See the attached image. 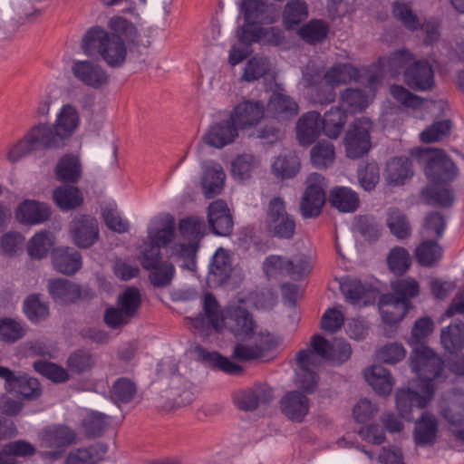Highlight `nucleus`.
<instances>
[{
    "label": "nucleus",
    "instance_id": "20e7f679",
    "mask_svg": "<svg viewBox=\"0 0 464 464\" xmlns=\"http://www.w3.org/2000/svg\"><path fill=\"white\" fill-rule=\"evenodd\" d=\"M240 13L244 15L245 23L237 30V37L245 45L261 42L262 28L260 24H273L276 21L274 9L264 0H241Z\"/></svg>",
    "mask_w": 464,
    "mask_h": 464
},
{
    "label": "nucleus",
    "instance_id": "423d86ee",
    "mask_svg": "<svg viewBox=\"0 0 464 464\" xmlns=\"http://www.w3.org/2000/svg\"><path fill=\"white\" fill-rule=\"evenodd\" d=\"M179 230L187 243H176L169 247V256L180 262L179 266L190 271L196 268V254L198 241L205 230L204 222L196 217L182 218L179 224Z\"/></svg>",
    "mask_w": 464,
    "mask_h": 464
},
{
    "label": "nucleus",
    "instance_id": "7c9ffc66",
    "mask_svg": "<svg viewBox=\"0 0 464 464\" xmlns=\"http://www.w3.org/2000/svg\"><path fill=\"white\" fill-rule=\"evenodd\" d=\"M52 260L54 269L67 276L75 274L82 265L80 253L72 247H58L54 249Z\"/></svg>",
    "mask_w": 464,
    "mask_h": 464
},
{
    "label": "nucleus",
    "instance_id": "bb28decb",
    "mask_svg": "<svg viewBox=\"0 0 464 464\" xmlns=\"http://www.w3.org/2000/svg\"><path fill=\"white\" fill-rule=\"evenodd\" d=\"M296 138L300 144H312L321 134L323 121L317 111H308L303 114L296 122Z\"/></svg>",
    "mask_w": 464,
    "mask_h": 464
},
{
    "label": "nucleus",
    "instance_id": "473e14b6",
    "mask_svg": "<svg viewBox=\"0 0 464 464\" xmlns=\"http://www.w3.org/2000/svg\"><path fill=\"white\" fill-rule=\"evenodd\" d=\"M201 185L207 198L218 195L224 187L226 175L222 167L216 162H206Z\"/></svg>",
    "mask_w": 464,
    "mask_h": 464
},
{
    "label": "nucleus",
    "instance_id": "b1692460",
    "mask_svg": "<svg viewBox=\"0 0 464 464\" xmlns=\"http://www.w3.org/2000/svg\"><path fill=\"white\" fill-rule=\"evenodd\" d=\"M17 221L24 225H38L46 221L51 216L50 207L43 202L26 199L17 207L15 213Z\"/></svg>",
    "mask_w": 464,
    "mask_h": 464
},
{
    "label": "nucleus",
    "instance_id": "f3484780",
    "mask_svg": "<svg viewBox=\"0 0 464 464\" xmlns=\"http://www.w3.org/2000/svg\"><path fill=\"white\" fill-rule=\"evenodd\" d=\"M264 115L263 102L246 100L234 107L230 113V121L237 130H247L257 125Z\"/></svg>",
    "mask_w": 464,
    "mask_h": 464
},
{
    "label": "nucleus",
    "instance_id": "69168bd1",
    "mask_svg": "<svg viewBox=\"0 0 464 464\" xmlns=\"http://www.w3.org/2000/svg\"><path fill=\"white\" fill-rule=\"evenodd\" d=\"M387 262L391 271L396 275L404 274L411 265V258L409 252L401 247L395 246L391 249Z\"/></svg>",
    "mask_w": 464,
    "mask_h": 464
},
{
    "label": "nucleus",
    "instance_id": "4be33fe9",
    "mask_svg": "<svg viewBox=\"0 0 464 464\" xmlns=\"http://www.w3.org/2000/svg\"><path fill=\"white\" fill-rule=\"evenodd\" d=\"M208 221L212 232L218 236H228L233 229V218L224 200H215L208 208Z\"/></svg>",
    "mask_w": 464,
    "mask_h": 464
},
{
    "label": "nucleus",
    "instance_id": "cd10ccee",
    "mask_svg": "<svg viewBox=\"0 0 464 464\" xmlns=\"http://www.w3.org/2000/svg\"><path fill=\"white\" fill-rule=\"evenodd\" d=\"M175 234V226L171 217L159 216L154 218L148 227V242L159 246V247H167L172 241Z\"/></svg>",
    "mask_w": 464,
    "mask_h": 464
},
{
    "label": "nucleus",
    "instance_id": "49530a36",
    "mask_svg": "<svg viewBox=\"0 0 464 464\" xmlns=\"http://www.w3.org/2000/svg\"><path fill=\"white\" fill-rule=\"evenodd\" d=\"M308 17V5L304 0H290L283 11V24L294 29Z\"/></svg>",
    "mask_w": 464,
    "mask_h": 464
},
{
    "label": "nucleus",
    "instance_id": "774afa93",
    "mask_svg": "<svg viewBox=\"0 0 464 464\" xmlns=\"http://www.w3.org/2000/svg\"><path fill=\"white\" fill-rule=\"evenodd\" d=\"M392 13L394 16L402 23V24L411 31L418 30L421 27L419 17L413 14L408 4L396 1L393 5Z\"/></svg>",
    "mask_w": 464,
    "mask_h": 464
},
{
    "label": "nucleus",
    "instance_id": "5701e85b",
    "mask_svg": "<svg viewBox=\"0 0 464 464\" xmlns=\"http://www.w3.org/2000/svg\"><path fill=\"white\" fill-rule=\"evenodd\" d=\"M267 112L279 121H288L299 113L297 102L284 92H275L267 102Z\"/></svg>",
    "mask_w": 464,
    "mask_h": 464
},
{
    "label": "nucleus",
    "instance_id": "9b49d317",
    "mask_svg": "<svg viewBox=\"0 0 464 464\" xmlns=\"http://www.w3.org/2000/svg\"><path fill=\"white\" fill-rule=\"evenodd\" d=\"M140 305V295L137 288L129 287L119 295L117 305L108 308L104 320L111 328L127 324L135 316Z\"/></svg>",
    "mask_w": 464,
    "mask_h": 464
},
{
    "label": "nucleus",
    "instance_id": "6ab92c4d",
    "mask_svg": "<svg viewBox=\"0 0 464 464\" xmlns=\"http://www.w3.org/2000/svg\"><path fill=\"white\" fill-rule=\"evenodd\" d=\"M340 289L347 302L355 306H366L375 300V290L362 281L343 277L339 281Z\"/></svg>",
    "mask_w": 464,
    "mask_h": 464
},
{
    "label": "nucleus",
    "instance_id": "a19ab883",
    "mask_svg": "<svg viewBox=\"0 0 464 464\" xmlns=\"http://www.w3.org/2000/svg\"><path fill=\"white\" fill-rule=\"evenodd\" d=\"M440 343L444 349L450 353L463 349L464 323L459 320H455L447 327L442 328Z\"/></svg>",
    "mask_w": 464,
    "mask_h": 464
},
{
    "label": "nucleus",
    "instance_id": "a18cd8bd",
    "mask_svg": "<svg viewBox=\"0 0 464 464\" xmlns=\"http://www.w3.org/2000/svg\"><path fill=\"white\" fill-rule=\"evenodd\" d=\"M271 168L273 174L277 178L291 179L300 169V160L294 152L280 154L274 160Z\"/></svg>",
    "mask_w": 464,
    "mask_h": 464
},
{
    "label": "nucleus",
    "instance_id": "72a5a7b5",
    "mask_svg": "<svg viewBox=\"0 0 464 464\" xmlns=\"http://www.w3.org/2000/svg\"><path fill=\"white\" fill-rule=\"evenodd\" d=\"M48 292L54 302L63 304L73 303L81 297L80 286L63 278L50 279Z\"/></svg>",
    "mask_w": 464,
    "mask_h": 464
},
{
    "label": "nucleus",
    "instance_id": "e433bc0d",
    "mask_svg": "<svg viewBox=\"0 0 464 464\" xmlns=\"http://www.w3.org/2000/svg\"><path fill=\"white\" fill-rule=\"evenodd\" d=\"M365 380L380 396H387L393 387V379L387 369L382 365H373L364 372Z\"/></svg>",
    "mask_w": 464,
    "mask_h": 464
},
{
    "label": "nucleus",
    "instance_id": "dca6fc26",
    "mask_svg": "<svg viewBox=\"0 0 464 464\" xmlns=\"http://www.w3.org/2000/svg\"><path fill=\"white\" fill-rule=\"evenodd\" d=\"M72 72L77 81L92 89H102L110 82L107 71L93 61L75 60L72 62Z\"/></svg>",
    "mask_w": 464,
    "mask_h": 464
},
{
    "label": "nucleus",
    "instance_id": "39448f33",
    "mask_svg": "<svg viewBox=\"0 0 464 464\" xmlns=\"http://www.w3.org/2000/svg\"><path fill=\"white\" fill-rule=\"evenodd\" d=\"M82 48L87 55L99 53L111 67H121L126 60L128 45L111 38L106 30L97 26L87 31L82 41Z\"/></svg>",
    "mask_w": 464,
    "mask_h": 464
},
{
    "label": "nucleus",
    "instance_id": "f03ea898",
    "mask_svg": "<svg viewBox=\"0 0 464 464\" xmlns=\"http://www.w3.org/2000/svg\"><path fill=\"white\" fill-rule=\"evenodd\" d=\"M312 350H302L298 353L296 362V383L306 392H313L317 386L316 370L324 361L342 363L347 361L352 353L350 344L344 340H334L333 343L321 335H314L311 339Z\"/></svg>",
    "mask_w": 464,
    "mask_h": 464
},
{
    "label": "nucleus",
    "instance_id": "de8ad7c7",
    "mask_svg": "<svg viewBox=\"0 0 464 464\" xmlns=\"http://www.w3.org/2000/svg\"><path fill=\"white\" fill-rule=\"evenodd\" d=\"M260 161L251 154L237 156L231 163L232 176L240 181L248 180L259 169Z\"/></svg>",
    "mask_w": 464,
    "mask_h": 464
},
{
    "label": "nucleus",
    "instance_id": "c03bdc74",
    "mask_svg": "<svg viewBox=\"0 0 464 464\" xmlns=\"http://www.w3.org/2000/svg\"><path fill=\"white\" fill-rule=\"evenodd\" d=\"M7 392L15 393L23 399L34 400L41 395L39 382L27 374L15 375Z\"/></svg>",
    "mask_w": 464,
    "mask_h": 464
},
{
    "label": "nucleus",
    "instance_id": "c85d7f7f",
    "mask_svg": "<svg viewBox=\"0 0 464 464\" xmlns=\"http://www.w3.org/2000/svg\"><path fill=\"white\" fill-rule=\"evenodd\" d=\"M412 176V164L407 157L392 158L386 164L384 179L390 186H402Z\"/></svg>",
    "mask_w": 464,
    "mask_h": 464
},
{
    "label": "nucleus",
    "instance_id": "e2e57ef3",
    "mask_svg": "<svg viewBox=\"0 0 464 464\" xmlns=\"http://www.w3.org/2000/svg\"><path fill=\"white\" fill-rule=\"evenodd\" d=\"M329 26L323 20H311L299 30V34L306 43L316 44L324 40L328 34Z\"/></svg>",
    "mask_w": 464,
    "mask_h": 464
},
{
    "label": "nucleus",
    "instance_id": "58836bf2",
    "mask_svg": "<svg viewBox=\"0 0 464 464\" xmlns=\"http://www.w3.org/2000/svg\"><path fill=\"white\" fill-rule=\"evenodd\" d=\"M27 334V325L22 320L13 317L0 318V342L13 344L22 340Z\"/></svg>",
    "mask_w": 464,
    "mask_h": 464
},
{
    "label": "nucleus",
    "instance_id": "ddd939ff",
    "mask_svg": "<svg viewBox=\"0 0 464 464\" xmlns=\"http://www.w3.org/2000/svg\"><path fill=\"white\" fill-rule=\"evenodd\" d=\"M246 339V343H237L233 351V357L239 361H251L260 358L266 352L276 349L280 339L267 331L253 333Z\"/></svg>",
    "mask_w": 464,
    "mask_h": 464
},
{
    "label": "nucleus",
    "instance_id": "f8f14e48",
    "mask_svg": "<svg viewBox=\"0 0 464 464\" xmlns=\"http://www.w3.org/2000/svg\"><path fill=\"white\" fill-rule=\"evenodd\" d=\"M41 446L52 449V450L42 453L45 461H57L63 449L76 440L75 432L69 427L63 425H52L44 428L39 434Z\"/></svg>",
    "mask_w": 464,
    "mask_h": 464
},
{
    "label": "nucleus",
    "instance_id": "8fccbe9b",
    "mask_svg": "<svg viewBox=\"0 0 464 464\" xmlns=\"http://www.w3.org/2000/svg\"><path fill=\"white\" fill-rule=\"evenodd\" d=\"M57 179L64 182H77L82 176V166L78 157L65 155L58 162L55 169Z\"/></svg>",
    "mask_w": 464,
    "mask_h": 464
},
{
    "label": "nucleus",
    "instance_id": "ea45409f",
    "mask_svg": "<svg viewBox=\"0 0 464 464\" xmlns=\"http://www.w3.org/2000/svg\"><path fill=\"white\" fill-rule=\"evenodd\" d=\"M79 123L80 118L76 109L70 104H66L61 108L53 126L58 131V136L64 140L76 130Z\"/></svg>",
    "mask_w": 464,
    "mask_h": 464
},
{
    "label": "nucleus",
    "instance_id": "0eeeda50",
    "mask_svg": "<svg viewBox=\"0 0 464 464\" xmlns=\"http://www.w3.org/2000/svg\"><path fill=\"white\" fill-rule=\"evenodd\" d=\"M411 156L424 167V172L432 183L449 182L458 174L454 162L440 150L415 148L411 150Z\"/></svg>",
    "mask_w": 464,
    "mask_h": 464
},
{
    "label": "nucleus",
    "instance_id": "6e6552de",
    "mask_svg": "<svg viewBox=\"0 0 464 464\" xmlns=\"http://www.w3.org/2000/svg\"><path fill=\"white\" fill-rule=\"evenodd\" d=\"M63 141L54 126L39 124L10 150L7 157L10 161L15 162L34 150L59 148L63 145Z\"/></svg>",
    "mask_w": 464,
    "mask_h": 464
},
{
    "label": "nucleus",
    "instance_id": "6e6d98bb",
    "mask_svg": "<svg viewBox=\"0 0 464 464\" xmlns=\"http://www.w3.org/2000/svg\"><path fill=\"white\" fill-rule=\"evenodd\" d=\"M23 310L27 319L33 324H39L49 316L48 304L39 295H31L26 297Z\"/></svg>",
    "mask_w": 464,
    "mask_h": 464
},
{
    "label": "nucleus",
    "instance_id": "a878e982",
    "mask_svg": "<svg viewBox=\"0 0 464 464\" xmlns=\"http://www.w3.org/2000/svg\"><path fill=\"white\" fill-rule=\"evenodd\" d=\"M273 398L274 393L271 387L260 384L237 393L235 402L241 410L253 411L257 407L268 404Z\"/></svg>",
    "mask_w": 464,
    "mask_h": 464
},
{
    "label": "nucleus",
    "instance_id": "f257e3e1",
    "mask_svg": "<svg viewBox=\"0 0 464 464\" xmlns=\"http://www.w3.org/2000/svg\"><path fill=\"white\" fill-rule=\"evenodd\" d=\"M409 360L420 383L417 390L401 388L395 394L396 409L407 420H412L413 408L424 409L430 404L436 391L434 381L442 378L444 372V362L426 345L413 347Z\"/></svg>",
    "mask_w": 464,
    "mask_h": 464
},
{
    "label": "nucleus",
    "instance_id": "864d4df0",
    "mask_svg": "<svg viewBox=\"0 0 464 464\" xmlns=\"http://www.w3.org/2000/svg\"><path fill=\"white\" fill-rule=\"evenodd\" d=\"M53 198L62 210H70L80 207L83 198L76 187L61 186L54 189Z\"/></svg>",
    "mask_w": 464,
    "mask_h": 464
},
{
    "label": "nucleus",
    "instance_id": "c756f323",
    "mask_svg": "<svg viewBox=\"0 0 464 464\" xmlns=\"http://www.w3.org/2000/svg\"><path fill=\"white\" fill-rule=\"evenodd\" d=\"M237 130L231 121L216 122L209 126L203 136L206 144L221 149L234 141Z\"/></svg>",
    "mask_w": 464,
    "mask_h": 464
},
{
    "label": "nucleus",
    "instance_id": "680f3d73",
    "mask_svg": "<svg viewBox=\"0 0 464 464\" xmlns=\"http://www.w3.org/2000/svg\"><path fill=\"white\" fill-rule=\"evenodd\" d=\"M421 199L429 205L448 207L453 201V195L449 188L427 186L421 190Z\"/></svg>",
    "mask_w": 464,
    "mask_h": 464
},
{
    "label": "nucleus",
    "instance_id": "4468645a",
    "mask_svg": "<svg viewBox=\"0 0 464 464\" xmlns=\"http://www.w3.org/2000/svg\"><path fill=\"white\" fill-rule=\"evenodd\" d=\"M372 128V123L367 118L358 119L349 127L344 137L345 152L348 158L358 159L370 150Z\"/></svg>",
    "mask_w": 464,
    "mask_h": 464
},
{
    "label": "nucleus",
    "instance_id": "13d9d810",
    "mask_svg": "<svg viewBox=\"0 0 464 464\" xmlns=\"http://www.w3.org/2000/svg\"><path fill=\"white\" fill-rule=\"evenodd\" d=\"M370 96L360 89H346L341 94L340 106L346 111L355 113L366 108Z\"/></svg>",
    "mask_w": 464,
    "mask_h": 464
},
{
    "label": "nucleus",
    "instance_id": "393cba45",
    "mask_svg": "<svg viewBox=\"0 0 464 464\" xmlns=\"http://www.w3.org/2000/svg\"><path fill=\"white\" fill-rule=\"evenodd\" d=\"M280 409L287 419L301 422L309 412L310 400L298 391L288 392L280 400Z\"/></svg>",
    "mask_w": 464,
    "mask_h": 464
},
{
    "label": "nucleus",
    "instance_id": "3c124183",
    "mask_svg": "<svg viewBox=\"0 0 464 464\" xmlns=\"http://www.w3.org/2000/svg\"><path fill=\"white\" fill-rule=\"evenodd\" d=\"M197 352L202 361L226 373L237 375L243 371L240 365L231 362L227 357H224L217 352H209L201 347L198 348Z\"/></svg>",
    "mask_w": 464,
    "mask_h": 464
},
{
    "label": "nucleus",
    "instance_id": "1a4fd4ad",
    "mask_svg": "<svg viewBox=\"0 0 464 464\" xmlns=\"http://www.w3.org/2000/svg\"><path fill=\"white\" fill-rule=\"evenodd\" d=\"M437 411L449 425L454 439L464 443V393L456 391L445 392L437 403Z\"/></svg>",
    "mask_w": 464,
    "mask_h": 464
},
{
    "label": "nucleus",
    "instance_id": "603ef678",
    "mask_svg": "<svg viewBox=\"0 0 464 464\" xmlns=\"http://www.w3.org/2000/svg\"><path fill=\"white\" fill-rule=\"evenodd\" d=\"M443 255L441 246L432 239L427 238L415 249L417 262L423 266L430 267L437 264Z\"/></svg>",
    "mask_w": 464,
    "mask_h": 464
},
{
    "label": "nucleus",
    "instance_id": "37998d69",
    "mask_svg": "<svg viewBox=\"0 0 464 464\" xmlns=\"http://www.w3.org/2000/svg\"><path fill=\"white\" fill-rule=\"evenodd\" d=\"M330 202L340 212H353L359 207L357 194L347 187H337L330 192Z\"/></svg>",
    "mask_w": 464,
    "mask_h": 464
},
{
    "label": "nucleus",
    "instance_id": "5fc2aeb1",
    "mask_svg": "<svg viewBox=\"0 0 464 464\" xmlns=\"http://www.w3.org/2000/svg\"><path fill=\"white\" fill-rule=\"evenodd\" d=\"M310 158L313 166L318 169L331 167L335 160V149L332 142L321 140L310 150Z\"/></svg>",
    "mask_w": 464,
    "mask_h": 464
},
{
    "label": "nucleus",
    "instance_id": "09e8293b",
    "mask_svg": "<svg viewBox=\"0 0 464 464\" xmlns=\"http://www.w3.org/2000/svg\"><path fill=\"white\" fill-rule=\"evenodd\" d=\"M345 110L341 106L331 108L325 112L323 121L324 134L330 139H336L341 134L346 122Z\"/></svg>",
    "mask_w": 464,
    "mask_h": 464
},
{
    "label": "nucleus",
    "instance_id": "2f4dec72",
    "mask_svg": "<svg viewBox=\"0 0 464 464\" xmlns=\"http://www.w3.org/2000/svg\"><path fill=\"white\" fill-rule=\"evenodd\" d=\"M232 272L231 257L225 249L218 248L209 265L208 281L215 285L225 283Z\"/></svg>",
    "mask_w": 464,
    "mask_h": 464
},
{
    "label": "nucleus",
    "instance_id": "9d476101",
    "mask_svg": "<svg viewBox=\"0 0 464 464\" xmlns=\"http://www.w3.org/2000/svg\"><path fill=\"white\" fill-rule=\"evenodd\" d=\"M265 227L272 236L290 239L295 232L294 218L287 213L285 202L280 197L273 198L266 208Z\"/></svg>",
    "mask_w": 464,
    "mask_h": 464
},
{
    "label": "nucleus",
    "instance_id": "338daca9",
    "mask_svg": "<svg viewBox=\"0 0 464 464\" xmlns=\"http://www.w3.org/2000/svg\"><path fill=\"white\" fill-rule=\"evenodd\" d=\"M450 121H436L420 133V139L424 143L438 142L450 135Z\"/></svg>",
    "mask_w": 464,
    "mask_h": 464
},
{
    "label": "nucleus",
    "instance_id": "c9c22d12",
    "mask_svg": "<svg viewBox=\"0 0 464 464\" xmlns=\"http://www.w3.org/2000/svg\"><path fill=\"white\" fill-rule=\"evenodd\" d=\"M438 420L430 411H424L416 421L413 432L414 440L420 446L431 444L437 436Z\"/></svg>",
    "mask_w": 464,
    "mask_h": 464
},
{
    "label": "nucleus",
    "instance_id": "0e129e2a",
    "mask_svg": "<svg viewBox=\"0 0 464 464\" xmlns=\"http://www.w3.org/2000/svg\"><path fill=\"white\" fill-rule=\"evenodd\" d=\"M271 68L268 58L264 56H254L249 59L245 66L242 80L253 82L266 75Z\"/></svg>",
    "mask_w": 464,
    "mask_h": 464
},
{
    "label": "nucleus",
    "instance_id": "2eb2a0df",
    "mask_svg": "<svg viewBox=\"0 0 464 464\" xmlns=\"http://www.w3.org/2000/svg\"><path fill=\"white\" fill-rule=\"evenodd\" d=\"M325 179L321 174L311 173L307 177L306 189L300 205L304 218H314L320 214L325 202Z\"/></svg>",
    "mask_w": 464,
    "mask_h": 464
},
{
    "label": "nucleus",
    "instance_id": "4d7b16f0",
    "mask_svg": "<svg viewBox=\"0 0 464 464\" xmlns=\"http://www.w3.org/2000/svg\"><path fill=\"white\" fill-rule=\"evenodd\" d=\"M53 244V235L48 231L42 230L36 233L28 242V254L34 259H42L47 256Z\"/></svg>",
    "mask_w": 464,
    "mask_h": 464
},
{
    "label": "nucleus",
    "instance_id": "f704fd0d",
    "mask_svg": "<svg viewBox=\"0 0 464 464\" xmlns=\"http://www.w3.org/2000/svg\"><path fill=\"white\" fill-rule=\"evenodd\" d=\"M410 307L403 299L388 294L381 299L380 313L384 323L394 324L403 319Z\"/></svg>",
    "mask_w": 464,
    "mask_h": 464
},
{
    "label": "nucleus",
    "instance_id": "a211bd4d",
    "mask_svg": "<svg viewBox=\"0 0 464 464\" xmlns=\"http://www.w3.org/2000/svg\"><path fill=\"white\" fill-rule=\"evenodd\" d=\"M70 233L77 246L90 247L99 238L98 222L90 216H77L70 225Z\"/></svg>",
    "mask_w": 464,
    "mask_h": 464
},
{
    "label": "nucleus",
    "instance_id": "7ed1b4c3",
    "mask_svg": "<svg viewBox=\"0 0 464 464\" xmlns=\"http://www.w3.org/2000/svg\"><path fill=\"white\" fill-rule=\"evenodd\" d=\"M203 310L210 326L218 333L226 328L237 338L248 337L253 333H258L247 310L239 306L230 307L227 316L224 317L217 300L211 294L205 295Z\"/></svg>",
    "mask_w": 464,
    "mask_h": 464
},
{
    "label": "nucleus",
    "instance_id": "bf43d9fd",
    "mask_svg": "<svg viewBox=\"0 0 464 464\" xmlns=\"http://www.w3.org/2000/svg\"><path fill=\"white\" fill-rule=\"evenodd\" d=\"M137 393L136 382L127 377L117 379L111 390V399L115 402L127 403L130 401Z\"/></svg>",
    "mask_w": 464,
    "mask_h": 464
},
{
    "label": "nucleus",
    "instance_id": "4c0bfd02",
    "mask_svg": "<svg viewBox=\"0 0 464 464\" xmlns=\"http://www.w3.org/2000/svg\"><path fill=\"white\" fill-rule=\"evenodd\" d=\"M107 450V446L102 443L77 449L69 453L66 464H97L105 460Z\"/></svg>",
    "mask_w": 464,
    "mask_h": 464
},
{
    "label": "nucleus",
    "instance_id": "052dcab7",
    "mask_svg": "<svg viewBox=\"0 0 464 464\" xmlns=\"http://www.w3.org/2000/svg\"><path fill=\"white\" fill-rule=\"evenodd\" d=\"M391 286L393 291L392 295L397 296L398 299H403L410 306V300L416 297L420 293L419 283L411 277H404L392 281Z\"/></svg>",
    "mask_w": 464,
    "mask_h": 464
},
{
    "label": "nucleus",
    "instance_id": "79ce46f5",
    "mask_svg": "<svg viewBox=\"0 0 464 464\" xmlns=\"http://www.w3.org/2000/svg\"><path fill=\"white\" fill-rule=\"evenodd\" d=\"M108 25L111 30L110 37L122 41L128 46L138 39L136 27L125 18L114 16L110 19Z\"/></svg>",
    "mask_w": 464,
    "mask_h": 464
},
{
    "label": "nucleus",
    "instance_id": "412c9836",
    "mask_svg": "<svg viewBox=\"0 0 464 464\" xmlns=\"http://www.w3.org/2000/svg\"><path fill=\"white\" fill-rule=\"evenodd\" d=\"M405 82L413 90L426 92L435 85L434 72L427 61L413 63L404 72Z\"/></svg>",
    "mask_w": 464,
    "mask_h": 464
},
{
    "label": "nucleus",
    "instance_id": "aec40b11",
    "mask_svg": "<svg viewBox=\"0 0 464 464\" xmlns=\"http://www.w3.org/2000/svg\"><path fill=\"white\" fill-rule=\"evenodd\" d=\"M357 76V69L350 63H338L334 65L324 74L325 81L329 86L324 91V95H318L316 98L317 102L320 103L333 102L335 97L333 87L342 83H346L356 79Z\"/></svg>",
    "mask_w": 464,
    "mask_h": 464
}]
</instances>
